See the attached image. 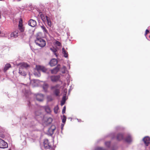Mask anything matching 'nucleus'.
I'll return each instance as SVG.
<instances>
[{
    "mask_svg": "<svg viewBox=\"0 0 150 150\" xmlns=\"http://www.w3.org/2000/svg\"><path fill=\"white\" fill-rule=\"evenodd\" d=\"M35 42L39 46L43 47L46 45V42L44 39L39 38L38 36H37L36 39L35 40Z\"/></svg>",
    "mask_w": 150,
    "mask_h": 150,
    "instance_id": "f257e3e1",
    "label": "nucleus"
},
{
    "mask_svg": "<svg viewBox=\"0 0 150 150\" xmlns=\"http://www.w3.org/2000/svg\"><path fill=\"white\" fill-rule=\"evenodd\" d=\"M43 145L44 148L45 149H50L52 147V145L49 142L48 140L47 139H45L44 140Z\"/></svg>",
    "mask_w": 150,
    "mask_h": 150,
    "instance_id": "f03ea898",
    "label": "nucleus"
},
{
    "mask_svg": "<svg viewBox=\"0 0 150 150\" xmlns=\"http://www.w3.org/2000/svg\"><path fill=\"white\" fill-rule=\"evenodd\" d=\"M8 144L7 142L1 139H0V148L4 149L8 147Z\"/></svg>",
    "mask_w": 150,
    "mask_h": 150,
    "instance_id": "7ed1b4c3",
    "label": "nucleus"
},
{
    "mask_svg": "<svg viewBox=\"0 0 150 150\" xmlns=\"http://www.w3.org/2000/svg\"><path fill=\"white\" fill-rule=\"evenodd\" d=\"M60 78V76L59 75L56 76L52 75L50 77L51 81L53 82H56L58 81Z\"/></svg>",
    "mask_w": 150,
    "mask_h": 150,
    "instance_id": "20e7f679",
    "label": "nucleus"
},
{
    "mask_svg": "<svg viewBox=\"0 0 150 150\" xmlns=\"http://www.w3.org/2000/svg\"><path fill=\"white\" fill-rule=\"evenodd\" d=\"M58 87V85H57L54 86H53L51 87L52 89H55L54 91V94L56 96H58L59 95L60 93V90L59 89H56V88Z\"/></svg>",
    "mask_w": 150,
    "mask_h": 150,
    "instance_id": "39448f33",
    "label": "nucleus"
},
{
    "mask_svg": "<svg viewBox=\"0 0 150 150\" xmlns=\"http://www.w3.org/2000/svg\"><path fill=\"white\" fill-rule=\"evenodd\" d=\"M36 68L38 71H41L44 72H45L47 69L44 67L40 65H36Z\"/></svg>",
    "mask_w": 150,
    "mask_h": 150,
    "instance_id": "423d86ee",
    "label": "nucleus"
},
{
    "mask_svg": "<svg viewBox=\"0 0 150 150\" xmlns=\"http://www.w3.org/2000/svg\"><path fill=\"white\" fill-rule=\"evenodd\" d=\"M18 65L20 66L19 68H21V69H25V68H26L29 66L27 64L24 62L19 63Z\"/></svg>",
    "mask_w": 150,
    "mask_h": 150,
    "instance_id": "0eeeda50",
    "label": "nucleus"
},
{
    "mask_svg": "<svg viewBox=\"0 0 150 150\" xmlns=\"http://www.w3.org/2000/svg\"><path fill=\"white\" fill-rule=\"evenodd\" d=\"M36 100L39 101H42L44 99V96L41 94H38L36 95Z\"/></svg>",
    "mask_w": 150,
    "mask_h": 150,
    "instance_id": "6e6552de",
    "label": "nucleus"
},
{
    "mask_svg": "<svg viewBox=\"0 0 150 150\" xmlns=\"http://www.w3.org/2000/svg\"><path fill=\"white\" fill-rule=\"evenodd\" d=\"M59 65H58L57 67L52 69L51 70V73L52 74H56L59 71L60 69Z\"/></svg>",
    "mask_w": 150,
    "mask_h": 150,
    "instance_id": "1a4fd4ad",
    "label": "nucleus"
},
{
    "mask_svg": "<svg viewBox=\"0 0 150 150\" xmlns=\"http://www.w3.org/2000/svg\"><path fill=\"white\" fill-rule=\"evenodd\" d=\"M28 24L32 27H34L36 25L37 23L35 20L31 19L29 21Z\"/></svg>",
    "mask_w": 150,
    "mask_h": 150,
    "instance_id": "9d476101",
    "label": "nucleus"
},
{
    "mask_svg": "<svg viewBox=\"0 0 150 150\" xmlns=\"http://www.w3.org/2000/svg\"><path fill=\"white\" fill-rule=\"evenodd\" d=\"M143 141L146 146H148L150 143V138L149 137H146L143 139Z\"/></svg>",
    "mask_w": 150,
    "mask_h": 150,
    "instance_id": "9b49d317",
    "label": "nucleus"
},
{
    "mask_svg": "<svg viewBox=\"0 0 150 150\" xmlns=\"http://www.w3.org/2000/svg\"><path fill=\"white\" fill-rule=\"evenodd\" d=\"M18 30H16L13 32L12 33L10 34V36L11 38H16L18 36Z\"/></svg>",
    "mask_w": 150,
    "mask_h": 150,
    "instance_id": "f8f14e48",
    "label": "nucleus"
},
{
    "mask_svg": "<svg viewBox=\"0 0 150 150\" xmlns=\"http://www.w3.org/2000/svg\"><path fill=\"white\" fill-rule=\"evenodd\" d=\"M57 61L56 59H52L50 62V64L51 67H53L57 64Z\"/></svg>",
    "mask_w": 150,
    "mask_h": 150,
    "instance_id": "ddd939ff",
    "label": "nucleus"
},
{
    "mask_svg": "<svg viewBox=\"0 0 150 150\" xmlns=\"http://www.w3.org/2000/svg\"><path fill=\"white\" fill-rule=\"evenodd\" d=\"M21 68H19V73L22 76H26L27 74L25 71V69H21Z\"/></svg>",
    "mask_w": 150,
    "mask_h": 150,
    "instance_id": "4468645a",
    "label": "nucleus"
},
{
    "mask_svg": "<svg viewBox=\"0 0 150 150\" xmlns=\"http://www.w3.org/2000/svg\"><path fill=\"white\" fill-rule=\"evenodd\" d=\"M47 113H50L51 112V110L50 107L48 106H46L42 107Z\"/></svg>",
    "mask_w": 150,
    "mask_h": 150,
    "instance_id": "2eb2a0df",
    "label": "nucleus"
},
{
    "mask_svg": "<svg viewBox=\"0 0 150 150\" xmlns=\"http://www.w3.org/2000/svg\"><path fill=\"white\" fill-rule=\"evenodd\" d=\"M11 67V65L9 63H7L5 65L4 69V71L6 72Z\"/></svg>",
    "mask_w": 150,
    "mask_h": 150,
    "instance_id": "dca6fc26",
    "label": "nucleus"
},
{
    "mask_svg": "<svg viewBox=\"0 0 150 150\" xmlns=\"http://www.w3.org/2000/svg\"><path fill=\"white\" fill-rule=\"evenodd\" d=\"M123 135L122 134L119 133L117 136V139L118 140H120L123 139Z\"/></svg>",
    "mask_w": 150,
    "mask_h": 150,
    "instance_id": "f3484780",
    "label": "nucleus"
},
{
    "mask_svg": "<svg viewBox=\"0 0 150 150\" xmlns=\"http://www.w3.org/2000/svg\"><path fill=\"white\" fill-rule=\"evenodd\" d=\"M48 25L50 27L52 26V22L50 20V18L47 16H45Z\"/></svg>",
    "mask_w": 150,
    "mask_h": 150,
    "instance_id": "a211bd4d",
    "label": "nucleus"
},
{
    "mask_svg": "<svg viewBox=\"0 0 150 150\" xmlns=\"http://www.w3.org/2000/svg\"><path fill=\"white\" fill-rule=\"evenodd\" d=\"M62 53L65 57H67L68 56V52L66 51L64 48H62Z\"/></svg>",
    "mask_w": 150,
    "mask_h": 150,
    "instance_id": "6ab92c4d",
    "label": "nucleus"
},
{
    "mask_svg": "<svg viewBox=\"0 0 150 150\" xmlns=\"http://www.w3.org/2000/svg\"><path fill=\"white\" fill-rule=\"evenodd\" d=\"M50 50L53 52L54 54H55L57 57V49L53 47L50 48Z\"/></svg>",
    "mask_w": 150,
    "mask_h": 150,
    "instance_id": "aec40b11",
    "label": "nucleus"
},
{
    "mask_svg": "<svg viewBox=\"0 0 150 150\" xmlns=\"http://www.w3.org/2000/svg\"><path fill=\"white\" fill-rule=\"evenodd\" d=\"M125 141L127 142H130L132 141L131 137L130 136H129L127 137L125 139Z\"/></svg>",
    "mask_w": 150,
    "mask_h": 150,
    "instance_id": "412c9836",
    "label": "nucleus"
},
{
    "mask_svg": "<svg viewBox=\"0 0 150 150\" xmlns=\"http://www.w3.org/2000/svg\"><path fill=\"white\" fill-rule=\"evenodd\" d=\"M59 109V107L57 105L55 107L54 109V110L55 113L57 114L58 112V110Z\"/></svg>",
    "mask_w": 150,
    "mask_h": 150,
    "instance_id": "4be33fe9",
    "label": "nucleus"
},
{
    "mask_svg": "<svg viewBox=\"0 0 150 150\" xmlns=\"http://www.w3.org/2000/svg\"><path fill=\"white\" fill-rule=\"evenodd\" d=\"M41 28L43 30L44 32H45V33H47L48 31L46 29V28L44 25H42L41 26Z\"/></svg>",
    "mask_w": 150,
    "mask_h": 150,
    "instance_id": "5701e85b",
    "label": "nucleus"
},
{
    "mask_svg": "<svg viewBox=\"0 0 150 150\" xmlns=\"http://www.w3.org/2000/svg\"><path fill=\"white\" fill-rule=\"evenodd\" d=\"M40 17L42 20L43 21H45V17L44 15L41 14H40Z\"/></svg>",
    "mask_w": 150,
    "mask_h": 150,
    "instance_id": "b1692460",
    "label": "nucleus"
},
{
    "mask_svg": "<svg viewBox=\"0 0 150 150\" xmlns=\"http://www.w3.org/2000/svg\"><path fill=\"white\" fill-rule=\"evenodd\" d=\"M22 21V19H21L19 21V25H18L19 27H23Z\"/></svg>",
    "mask_w": 150,
    "mask_h": 150,
    "instance_id": "393cba45",
    "label": "nucleus"
},
{
    "mask_svg": "<svg viewBox=\"0 0 150 150\" xmlns=\"http://www.w3.org/2000/svg\"><path fill=\"white\" fill-rule=\"evenodd\" d=\"M66 120V117L64 115L63 116V118L62 120V122L63 123H65Z\"/></svg>",
    "mask_w": 150,
    "mask_h": 150,
    "instance_id": "a878e982",
    "label": "nucleus"
},
{
    "mask_svg": "<svg viewBox=\"0 0 150 150\" xmlns=\"http://www.w3.org/2000/svg\"><path fill=\"white\" fill-rule=\"evenodd\" d=\"M110 143L109 142H106L105 143V145L108 147L110 146Z\"/></svg>",
    "mask_w": 150,
    "mask_h": 150,
    "instance_id": "bb28decb",
    "label": "nucleus"
},
{
    "mask_svg": "<svg viewBox=\"0 0 150 150\" xmlns=\"http://www.w3.org/2000/svg\"><path fill=\"white\" fill-rule=\"evenodd\" d=\"M19 29L21 32H23L24 30V28L23 27H19Z\"/></svg>",
    "mask_w": 150,
    "mask_h": 150,
    "instance_id": "cd10ccee",
    "label": "nucleus"
},
{
    "mask_svg": "<svg viewBox=\"0 0 150 150\" xmlns=\"http://www.w3.org/2000/svg\"><path fill=\"white\" fill-rule=\"evenodd\" d=\"M56 44L58 46H60L61 45V44L60 43V42H59L58 41H56Z\"/></svg>",
    "mask_w": 150,
    "mask_h": 150,
    "instance_id": "c85d7f7f",
    "label": "nucleus"
},
{
    "mask_svg": "<svg viewBox=\"0 0 150 150\" xmlns=\"http://www.w3.org/2000/svg\"><path fill=\"white\" fill-rule=\"evenodd\" d=\"M65 111H66V107L65 106H64L62 109V113L63 114H64L65 112Z\"/></svg>",
    "mask_w": 150,
    "mask_h": 150,
    "instance_id": "c756f323",
    "label": "nucleus"
},
{
    "mask_svg": "<svg viewBox=\"0 0 150 150\" xmlns=\"http://www.w3.org/2000/svg\"><path fill=\"white\" fill-rule=\"evenodd\" d=\"M65 103V100H62V101H61V106L63 105Z\"/></svg>",
    "mask_w": 150,
    "mask_h": 150,
    "instance_id": "7c9ffc66",
    "label": "nucleus"
},
{
    "mask_svg": "<svg viewBox=\"0 0 150 150\" xmlns=\"http://www.w3.org/2000/svg\"><path fill=\"white\" fill-rule=\"evenodd\" d=\"M95 150H105V149H103L100 147H97V148Z\"/></svg>",
    "mask_w": 150,
    "mask_h": 150,
    "instance_id": "2f4dec72",
    "label": "nucleus"
},
{
    "mask_svg": "<svg viewBox=\"0 0 150 150\" xmlns=\"http://www.w3.org/2000/svg\"><path fill=\"white\" fill-rule=\"evenodd\" d=\"M149 33V30H148V29H146V31H145V36L146 35Z\"/></svg>",
    "mask_w": 150,
    "mask_h": 150,
    "instance_id": "473e14b6",
    "label": "nucleus"
},
{
    "mask_svg": "<svg viewBox=\"0 0 150 150\" xmlns=\"http://www.w3.org/2000/svg\"><path fill=\"white\" fill-rule=\"evenodd\" d=\"M64 124H62L61 125V129L62 130L63 129V127L64 126Z\"/></svg>",
    "mask_w": 150,
    "mask_h": 150,
    "instance_id": "72a5a7b5",
    "label": "nucleus"
},
{
    "mask_svg": "<svg viewBox=\"0 0 150 150\" xmlns=\"http://www.w3.org/2000/svg\"><path fill=\"white\" fill-rule=\"evenodd\" d=\"M48 100L49 101H52V98H51V97H49L48 98Z\"/></svg>",
    "mask_w": 150,
    "mask_h": 150,
    "instance_id": "f704fd0d",
    "label": "nucleus"
},
{
    "mask_svg": "<svg viewBox=\"0 0 150 150\" xmlns=\"http://www.w3.org/2000/svg\"><path fill=\"white\" fill-rule=\"evenodd\" d=\"M44 86H45L47 88L48 86V85L47 84H45ZM44 87H45L44 86H43V88H44Z\"/></svg>",
    "mask_w": 150,
    "mask_h": 150,
    "instance_id": "c9c22d12",
    "label": "nucleus"
},
{
    "mask_svg": "<svg viewBox=\"0 0 150 150\" xmlns=\"http://www.w3.org/2000/svg\"><path fill=\"white\" fill-rule=\"evenodd\" d=\"M1 12L0 11V19H1Z\"/></svg>",
    "mask_w": 150,
    "mask_h": 150,
    "instance_id": "e433bc0d",
    "label": "nucleus"
},
{
    "mask_svg": "<svg viewBox=\"0 0 150 150\" xmlns=\"http://www.w3.org/2000/svg\"><path fill=\"white\" fill-rule=\"evenodd\" d=\"M49 119V120H50L51 121H52V119L51 118H49V119Z\"/></svg>",
    "mask_w": 150,
    "mask_h": 150,
    "instance_id": "4c0bfd02",
    "label": "nucleus"
},
{
    "mask_svg": "<svg viewBox=\"0 0 150 150\" xmlns=\"http://www.w3.org/2000/svg\"><path fill=\"white\" fill-rule=\"evenodd\" d=\"M37 112H35V114L36 115H39L38 114L37 115Z\"/></svg>",
    "mask_w": 150,
    "mask_h": 150,
    "instance_id": "58836bf2",
    "label": "nucleus"
},
{
    "mask_svg": "<svg viewBox=\"0 0 150 150\" xmlns=\"http://www.w3.org/2000/svg\"><path fill=\"white\" fill-rule=\"evenodd\" d=\"M55 128H54V129H53V131L54 130H55Z\"/></svg>",
    "mask_w": 150,
    "mask_h": 150,
    "instance_id": "ea45409f",
    "label": "nucleus"
},
{
    "mask_svg": "<svg viewBox=\"0 0 150 150\" xmlns=\"http://www.w3.org/2000/svg\"><path fill=\"white\" fill-rule=\"evenodd\" d=\"M65 73V72H62L63 73Z\"/></svg>",
    "mask_w": 150,
    "mask_h": 150,
    "instance_id": "a19ab883",
    "label": "nucleus"
},
{
    "mask_svg": "<svg viewBox=\"0 0 150 150\" xmlns=\"http://www.w3.org/2000/svg\"><path fill=\"white\" fill-rule=\"evenodd\" d=\"M1 33V31H0V34Z\"/></svg>",
    "mask_w": 150,
    "mask_h": 150,
    "instance_id": "79ce46f5",
    "label": "nucleus"
},
{
    "mask_svg": "<svg viewBox=\"0 0 150 150\" xmlns=\"http://www.w3.org/2000/svg\"><path fill=\"white\" fill-rule=\"evenodd\" d=\"M3 0H0V1H2Z\"/></svg>",
    "mask_w": 150,
    "mask_h": 150,
    "instance_id": "37998d69",
    "label": "nucleus"
},
{
    "mask_svg": "<svg viewBox=\"0 0 150 150\" xmlns=\"http://www.w3.org/2000/svg\"><path fill=\"white\" fill-rule=\"evenodd\" d=\"M149 38H150V35L149 36Z\"/></svg>",
    "mask_w": 150,
    "mask_h": 150,
    "instance_id": "c03bdc74",
    "label": "nucleus"
}]
</instances>
